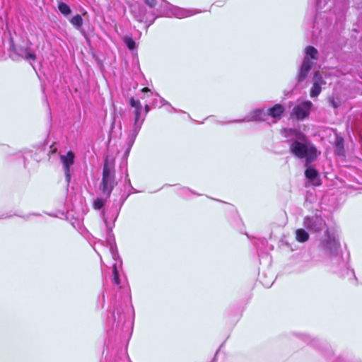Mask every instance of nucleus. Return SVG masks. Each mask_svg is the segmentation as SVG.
I'll return each mask as SVG.
<instances>
[{
  "label": "nucleus",
  "mask_w": 362,
  "mask_h": 362,
  "mask_svg": "<svg viewBox=\"0 0 362 362\" xmlns=\"http://www.w3.org/2000/svg\"><path fill=\"white\" fill-rule=\"evenodd\" d=\"M296 239L300 243H305L309 239V234L304 229H297L296 230Z\"/></svg>",
  "instance_id": "dca6fc26"
},
{
  "label": "nucleus",
  "mask_w": 362,
  "mask_h": 362,
  "mask_svg": "<svg viewBox=\"0 0 362 362\" xmlns=\"http://www.w3.org/2000/svg\"><path fill=\"white\" fill-rule=\"evenodd\" d=\"M303 226L311 232H318L326 227V223L320 215L315 214L304 218Z\"/></svg>",
  "instance_id": "0eeeda50"
},
{
  "label": "nucleus",
  "mask_w": 362,
  "mask_h": 362,
  "mask_svg": "<svg viewBox=\"0 0 362 362\" xmlns=\"http://www.w3.org/2000/svg\"><path fill=\"white\" fill-rule=\"evenodd\" d=\"M322 90V86H318L317 83H313V86L310 89V95L311 98L317 97Z\"/></svg>",
  "instance_id": "f3484780"
},
{
  "label": "nucleus",
  "mask_w": 362,
  "mask_h": 362,
  "mask_svg": "<svg viewBox=\"0 0 362 362\" xmlns=\"http://www.w3.org/2000/svg\"><path fill=\"white\" fill-rule=\"evenodd\" d=\"M118 214H119V211H118V210H116L112 214V222H109L107 221V218L105 217V223L106 224V227L107 228V229L111 230L113 228V226L115 225L114 223L116 221V219L118 216Z\"/></svg>",
  "instance_id": "6ab92c4d"
},
{
  "label": "nucleus",
  "mask_w": 362,
  "mask_h": 362,
  "mask_svg": "<svg viewBox=\"0 0 362 362\" xmlns=\"http://www.w3.org/2000/svg\"><path fill=\"white\" fill-rule=\"evenodd\" d=\"M160 106H163L165 104H168V102H166L163 98H159Z\"/></svg>",
  "instance_id": "cd10ccee"
},
{
  "label": "nucleus",
  "mask_w": 362,
  "mask_h": 362,
  "mask_svg": "<svg viewBox=\"0 0 362 362\" xmlns=\"http://www.w3.org/2000/svg\"><path fill=\"white\" fill-rule=\"evenodd\" d=\"M107 242L110 245V252L111 253L112 257L115 261L112 265V281L115 285H119L120 279L119 275V269L122 267V261L119 257L114 239H112V238L109 236L107 238Z\"/></svg>",
  "instance_id": "39448f33"
},
{
  "label": "nucleus",
  "mask_w": 362,
  "mask_h": 362,
  "mask_svg": "<svg viewBox=\"0 0 362 362\" xmlns=\"http://www.w3.org/2000/svg\"><path fill=\"white\" fill-rule=\"evenodd\" d=\"M146 3L150 7L156 8L158 4H159V1L158 0H146Z\"/></svg>",
  "instance_id": "b1692460"
},
{
  "label": "nucleus",
  "mask_w": 362,
  "mask_h": 362,
  "mask_svg": "<svg viewBox=\"0 0 362 362\" xmlns=\"http://www.w3.org/2000/svg\"><path fill=\"white\" fill-rule=\"evenodd\" d=\"M105 204V201L103 199L97 198L93 202V207L95 209H100Z\"/></svg>",
  "instance_id": "5701e85b"
},
{
  "label": "nucleus",
  "mask_w": 362,
  "mask_h": 362,
  "mask_svg": "<svg viewBox=\"0 0 362 362\" xmlns=\"http://www.w3.org/2000/svg\"><path fill=\"white\" fill-rule=\"evenodd\" d=\"M159 4L156 8V12L158 16H170V13L173 6L170 4L165 0H158Z\"/></svg>",
  "instance_id": "2eb2a0df"
},
{
  "label": "nucleus",
  "mask_w": 362,
  "mask_h": 362,
  "mask_svg": "<svg viewBox=\"0 0 362 362\" xmlns=\"http://www.w3.org/2000/svg\"><path fill=\"white\" fill-rule=\"evenodd\" d=\"M197 13L196 11L190 9H185L182 8L173 6L171 8L170 16H173L177 18H183L189 16H192Z\"/></svg>",
  "instance_id": "f8f14e48"
},
{
  "label": "nucleus",
  "mask_w": 362,
  "mask_h": 362,
  "mask_svg": "<svg viewBox=\"0 0 362 362\" xmlns=\"http://www.w3.org/2000/svg\"><path fill=\"white\" fill-rule=\"evenodd\" d=\"M267 113L264 108H257L251 111L244 119L236 120L235 122L263 121L266 119Z\"/></svg>",
  "instance_id": "9b49d317"
},
{
  "label": "nucleus",
  "mask_w": 362,
  "mask_h": 362,
  "mask_svg": "<svg viewBox=\"0 0 362 362\" xmlns=\"http://www.w3.org/2000/svg\"><path fill=\"white\" fill-rule=\"evenodd\" d=\"M129 104L132 107L135 108L134 122L132 129L129 132V135H128V141L129 144V148H131V146L133 145V144L136 139L137 134H139V132L141 128L143 122L145 119V117H144L141 119L140 118L142 107H141V103L139 100H134V98H131L129 100Z\"/></svg>",
  "instance_id": "20e7f679"
},
{
  "label": "nucleus",
  "mask_w": 362,
  "mask_h": 362,
  "mask_svg": "<svg viewBox=\"0 0 362 362\" xmlns=\"http://www.w3.org/2000/svg\"><path fill=\"white\" fill-rule=\"evenodd\" d=\"M75 155L69 151L66 154L60 155V160L63 165L65 177L66 182L69 183L71 180V168L74 163Z\"/></svg>",
  "instance_id": "1a4fd4ad"
},
{
  "label": "nucleus",
  "mask_w": 362,
  "mask_h": 362,
  "mask_svg": "<svg viewBox=\"0 0 362 362\" xmlns=\"http://www.w3.org/2000/svg\"><path fill=\"white\" fill-rule=\"evenodd\" d=\"M144 109H145V114L146 115L148 112V111L150 110V106L148 103L145 104Z\"/></svg>",
  "instance_id": "bb28decb"
},
{
  "label": "nucleus",
  "mask_w": 362,
  "mask_h": 362,
  "mask_svg": "<svg viewBox=\"0 0 362 362\" xmlns=\"http://www.w3.org/2000/svg\"><path fill=\"white\" fill-rule=\"evenodd\" d=\"M11 50L17 56L24 58L26 60H35L36 55L33 52L27 42H23L22 44H15L13 40L11 41Z\"/></svg>",
  "instance_id": "423d86ee"
},
{
  "label": "nucleus",
  "mask_w": 362,
  "mask_h": 362,
  "mask_svg": "<svg viewBox=\"0 0 362 362\" xmlns=\"http://www.w3.org/2000/svg\"><path fill=\"white\" fill-rule=\"evenodd\" d=\"M58 8L59 11L65 15L67 16L71 13V8L70 7L65 3L61 2L58 5Z\"/></svg>",
  "instance_id": "a211bd4d"
},
{
  "label": "nucleus",
  "mask_w": 362,
  "mask_h": 362,
  "mask_svg": "<svg viewBox=\"0 0 362 362\" xmlns=\"http://www.w3.org/2000/svg\"><path fill=\"white\" fill-rule=\"evenodd\" d=\"M313 83H318V86H322L325 85L326 83L323 80L322 75L319 71H315L313 78Z\"/></svg>",
  "instance_id": "aec40b11"
},
{
  "label": "nucleus",
  "mask_w": 362,
  "mask_h": 362,
  "mask_svg": "<svg viewBox=\"0 0 362 362\" xmlns=\"http://www.w3.org/2000/svg\"><path fill=\"white\" fill-rule=\"evenodd\" d=\"M313 103L310 101H304L293 107L292 114L298 119H303L309 115Z\"/></svg>",
  "instance_id": "9d476101"
},
{
  "label": "nucleus",
  "mask_w": 362,
  "mask_h": 362,
  "mask_svg": "<svg viewBox=\"0 0 362 362\" xmlns=\"http://www.w3.org/2000/svg\"><path fill=\"white\" fill-rule=\"evenodd\" d=\"M328 0H317V9H322L325 8L327 4Z\"/></svg>",
  "instance_id": "393cba45"
},
{
  "label": "nucleus",
  "mask_w": 362,
  "mask_h": 362,
  "mask_svg": "<svg viewBox=\"0 0 362 362\" xmlns=\"http://www.w3.org/2000/svg\"><path fill=\"white\" fill-rule=\"evenodd\" d=\"M305 177L309 182L315 185L319 186L321 184L318 172L313 167H308L305 171Z\"/></svg>",
  "instance_id": "ddd939ff"
},
{
  "label": "nucleus",
  "mask_w": 362,
  "mask_h": 362,
  "mask_svg": "<svg viewBox=\"0 0 362 362\" xmlns=\"http://www.w3.org/2000/svg\"><path fill=\"white\" fill-rule=\"evenodd\" d=\"M282 134L288 139L290 153L304 160L306 165L314 162L320 155L315 144L299 129H284Z\"/></svg>",
  "instance_id": "f257e3e1"
},
{
  "label": "nucleus",
  "mask_w": 362,
  "mask_h": 362,
  "mask_svg": "<svg viewBox=\"0 0 362 362\" xmlns=\"http://www.w3.org/2000/svg\"><path fill=\"white\" fill-rule=\"evenodd\" d=\"M284 111L285 108L283 105L276 104L266 110L267 117L270 116L276 121L281 119Z\"/></svg>",
  "instance_id": "4468645a"
},
{
  "label": "nucleus",
  "mask_w": 362,
  "mask_h": 362,
  "mask_svg": "<svg viewBox=\"0 0 362 362\" xmlns=\"http://www.w3.org/2000/svg\"><path fill=\"white\" fill-rule=\"evenodd\" d=\"M115 185L114 172L106 163L103 167L102 190L107 197L110 196Z\"/></svg>",
  "instance_id": "6e6552de"
},
{
  "label": "nucleus",
  "mask_w": 362,
  "mask_h": 362,
  "mask_svg": "<svg viewBox=\"0 0 362 362\" xmlns=\"http://www.w3.org/2000/svg\"><path fill=\"white\" fill-rule=\"evenodd\" d=\"M142 93H150L151 90L148 88H144L142 90H141Z\"/></svg>",
  "instance_id": "c85d7f7f"
},
{
  "label": "nucleus",
  "mask_w": 362,
  "mask_h": 362,
  "mask_svg": "<svg viewBox=\"0 0 362 362\" xmlns=\"http://www.w3.org/2000/svg\"><path fill=\"white\" fill-rule=\"evenodd\" d=\"M124 42L125 43L127 47L131 50H133L136 47V42L134 40V39L131 37H124Z\"/></svg>",
  "instance_id": "4be33fe9"
},
{
  "label": "nucleus",
  "mask_w": 362,
  "mask_h": 362,
  "mask_svg": "<svg viewBox=\"0 0 362 362\" xmlns=\"http://www.w3.org/2000/svg\"><path fill=\"white\" fill-rule=\"evenodd\" d=\"M183 190L185 191V192H190L188 189H185V188Z\"/></svg>",
  "instance_id": "7c9ffc66"
},
{
  "label": "nucleus",
  "mask_w": 362,
  "mask_h": 362,
  "mask_svg": "<svg viewBox=\"0 0 362 362\" xmlns=\"http://www.w3.org/2000/svg\"><path fill=\"white\" fill-rule=\"evenodd\" d=\"M71 23L78 28L83 24V19L80 15H76L71 19Z\"/></svg>",
  "instance_id": "412c9836"
},
{
  "label": "nucleus",
  "mask_w": 362,
  "mask_h": 362,
  "mask_svg": "<svg viewBox=\"0 0 362 362\" xmlns=\"http://www.w3.org/2000/svg\"><path fill=\"white\" fill-rule=\"evenodd\" d=\"M328 102L329 105L334 108H337L339 106V103L336 101L334 98H329Z\"/></svg>",
  "instance_id": "a878e982"
},
{
  "label": "nucleus",
  "mask_w": 362,
  "mask_h": 362,
  "mask_svg": "<svg viewBox=\"0 0 362 362\" xmlns=\"http://www.w3.org/2000/svg\"><path fill=\"white\" fill-rule=\"evenodd\" d=\"M153 103H154V105H157V99H154Z\"/></svg>",
  "instance_id": "c756f323"
},
{
  "label": "nucleus",
  "mask_w": 362,
  "mask_h": 362,
  "mask_svg": "<svg viewBox=\"0 0 362 362\" xmlns=\"http://www.w3.org/2000/svg\"><path fill=\"white\" fill-rule=\"evenodd\" d=\"M318 58V51L313 46H308L305 48V57L303 64L300 68L298 75V81L300 83L305 80L308 74L314 65L315 62L312 60L316 61Z\"/></svg>",
  "instance_id": "7ed1b4c3"
},
{
  "label": "nucleus",
  "mask_w": 362,
  "mask_h": 362,
  "mask_svg": "<svg viewBox=\"0 0 362 362\" xmlns=\"http://www.w3.org/2000/svg\"><path fill=\"white\" fill-rule=\"evenodd\" d=\"M322 247L330 255V264L334 272L342 276L350 275L356 281L354 270L349 268L347 262L342 258L339 243L334 237L327 234L326 240L322 243Z\"/></svg>",
  "instance_id": "f03ea898"
}]
</instances>
